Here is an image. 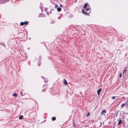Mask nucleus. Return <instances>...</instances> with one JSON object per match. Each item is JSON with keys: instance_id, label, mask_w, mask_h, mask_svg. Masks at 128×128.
<instances>
[{"instance_id": "obj_1", "label": "nucleus", "mask_w": 128, "mask_h": 128, "mask_svg": "<svg viewBox=\"0 0 128 128\" xmlns=\"http://www.w3.org/2000/svg\"><path fill=\"white\" fill-rule=\"evenodd\" d=\"M101 90V88H100L97 91L98 94L99 95L100 94V92Z\"/></svg>"}, {"instance_id": "obj_2", "label": "nucleus", "mask_w": 128, "mask_h": 128, "mask_svg": "<svg viewBox=\"0 0 128 128\" xmlns=\"http://www.w3.org/2000/svg\"><path fill=\"white\" fill-rule=\"evenodd\" d=\"M106 112L105 110H102V112H101L100 114L102 115L103 114H104V113H105Z\"/></svg>"}, {"instance_id": "obj_3", "label": "nucleus", "mask_w": 128, "mask_h": 128, "mask_svg": "<svg viewBox=\"0 0 128 128\" xmlns=\"http://www.w3.org/2000/svg\"><path fill=\"white\" fill-rule=\"evenodd\" d=\"M64 84L65 85H67V82L65 79L64 80Z\"/></svg>"}, {"instance_id": "obj_4", "label": "nucleus", "mask_w": 128, "mask_h": 128, "mask_svg": "<svg viewBox=\"0 0 128 128\" xmlns=\"http://www.w3.org/2000/svg\"><path fill=\"white\" fill-rule=\"evenodd\" d=\"M122 122V120H119L118 122V124H121Z\"/></svg>"}, {"instance_id": "obj_5", "label": "nucleus", "mask_w": 128, "mask_h": 128, "mask_svg": "<svg viewBox=\"0 0 128 128\" xmlns=\"http://www.w3.org/2000/svg\"><path fill=\"white\" fill-rule=\"evenodd\" d=\"M61 10V9L60 7H58L57 8V10H58V12L60 11Z\"/></svg>"}, {"instance_id": "obj_6", "label": "nucleus", "mask_w": 128, "mask_h": 128, "mask_svg": "<svg viewBox=\"0 0 128 128\" xmlns=\"http://www.w3.org/2000/svg\"><path fill=\"white\" fill-rule=\"evenodd\" d=\"M23 116H22L21 115L19 117V118L20 120L22 119L23 118Z\"/></svg>"}, {"instance_id": "obj_7", "label": "nucleus", "mask_w": 128, "mask_h": 128, "mask_svg": "<svg viewBox=\"0 0 128 128\" xmlns=\"http://www.w3.org/2000/svg\"><path fill=\"white\" fill-rule=\"evenodd\" d=\"M82 12L85 14L87 15L88 14L84 12L83 9H82Z\"/></svg>"}, {"instance_id": "obj_8", "label": "nucleus", "mask_w": 128, "mask_h": 128, "mask_svg": "<svg viewBox=\"0 0 128 128\" xmlns=\"http://www.w3.org/2000/svg\"><path fill=\"white\" fill-rule=\"evenodd\" d=\"M17 94L16 93H14L12 95V96H14L15 97H16L17 96Z\"/></svg>"}, {"instance_id": "obj_9", "label": "nucleus", "mask_w": 128, "mask_h": 128, "mask_svg": "<svg viewBox=\"0 0 128 128\" xmlns=\"http://www.w3.org/2000/svg\"><path fill=\"white\" fill-rule=\"evenodd\" d=\"M87 4H87L86 3V4H84V8L85 9L86 8V6H87Z\"/></svg>"}, {"instance_id": "obj_10", "label": "nucleus", "mask_w": 128, "mask_h": 128, "mask_svg": "<svg viewBox=\"0 0 128 128\" xmlns=\"http://www.w3.org/2000/svg\"><path fill=\"white\" fill-rule=\"evenodd\" d=\"M56 119V117H53L52 118V120H55Z\"/></svg>"}, {"instance_id": "obj_11", "label": "nucleus", "mask_w": 128, "mask_h": 128, "mask_svg": "<svg viewBox=\"0 0 128 128\" xmlns=\"http://www.w3.org/2000/svg\"><path fill=\"white\" fill-rule=\"evenodd\" d=\"M125 106V104H122L121 106V108H122Z\"/></svg>"}, {"instance_id": "obj_12", "label": "nucleus", "mask_w": 128, "mask_h": 128, "mask_svg": "<svg viewBox=\"0 0 128 128\" xmlns=\"http://www.w3.org/2000/svg\"><path fill=\"white\" fill-rule=\"evenodd\" d=\"M126 68H125V69H124V71H123V74L124 73H126Z\"/></svg>"}, {"instance_id": "obj_13", "label": "nucleus", "mask_w": 128, "mask_h": 128, "mask_svg": "<svg viewBox=\"0 0 128 128\" xmlns=\"http://www.w3.org/2000/svg\"><path fill=\"white\" fill-rule=\"evenodd\" d=\"M24 22H21L20 23V24L21 25V26H23L24 25Z\"/></svg>"}, {"instance_id": "obj_14", "label": "nucleus", "mask_w": 128, "mask_h": 128, "mask_svg": "<svg viewBox=\"0 0 128 128\" xmlns=\"http://www.w3.org/2000/svg\"><path fill=\"white\" fill-rule=\"evenodd\" d=\"M28 24V22H27L26 21H25V22H24V24Z\"/></svg>"}, {"instance_id": "obj_15", "label": "nucleus", "mask_w": 128, "mask_h": 128, "mask_svg": "<svg viewBox=\"0 0 128 128\" xmlns=\"http://www.w3.org/2000/svg\"><path fill=\"white\" fill-rule=\"evenodd\" d=\"M90 115V113H88L87 114H86V116H89Z\"/></svg>"}, {"instance_id": "obj_16", "label": "nucleus", "mask_w": 128, "mask_h": 128, "mask_svg": "<svg viewBox=\"0 0 128 128\" xmlns=\"http://www.w3.org/2000/svg\"><path fill=\"white\" fill-rule=\"evenodd\" d=\"M122 74L121 73L120 74L119 76L120 77H122Z\"/></svg>"}, {"instance_id": "obj_17", "label": "nucleus", "mask_w": 128, "mask_h": 128, "mask_svg": "<svg viewBox=\"0 0 128 128\" xmlns=\"http://www.w3.org/2000/svg\"><path fill=\"white\" fill-rule=\"evenodd\" d=\"M115 98V96H113L112 97V98L113 99H114Z\"/></svg>"}, {"instance_id": "obj_18", "label": "nucleus", "mask_w": 128, "mask_h": 128, "mask_svg": "<svg viewBox=\"0 0 128 128\" xmlns=\"http://www.w3.org/2000/svg\"><path fill=\"white\" fill-rule=\"evenodd\" d=\"M89 10V8H88L86 9V11H88Z\"/></svg>"}, {"instance_id": "obj_19", "label": "nucleus", "mask_w": 128, "mask_h": 128, "mask_svg": "<svg viewBox=\"0 0 128 128\" xmlns=\"http://www.w3.org/2000/svg\"><path fill=\"white\" fill-rule=\"evenodd\" d=\"M20 94H21L22 95V92H21L20 93Z\"/></svg>"}, {"instance_id": "obj_20", "label": "nucleus", "mask_w": 128, "mask_h": 128, "mask_svg": "<svg viewBox=\"0 0 128 128\" xmlns=\"http://www.w3.org/2000/svg\"><path fill=\"white\" fill-rule=\"evenodd\" d=\"M60 6L61 7H62V5L61 4H60Z\"/></svg>"}, {"instance_id": "obj_21", "label": "nucleus", "mask_w": 128, "mask_h": 128, "mask_svg": "<svg viewBox=\"0 0 128 128\" xmlns=\"http://www.w3.org/2000/svg\"><path fill=\"white\" fill-rule=\"evenodd\" d=\"M56 8L58 7V6H57V5H56Z\"/></svg>"}]
</instances>
